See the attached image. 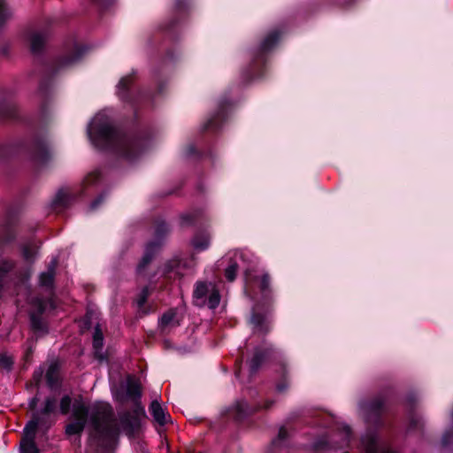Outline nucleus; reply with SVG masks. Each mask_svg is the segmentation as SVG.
<instances>
[{
	"label": "nucleus",
	"instance_id": "f257e3e1",
	"mask_svg": "<svg viewBox=\"0 0 453 453\" xmlns=\"http://www.w3.org/2000/svg\"><path fill=\"white\" fill-rule=\"evenodd\" d=\"M88 136L92 144L102 150H110L128 161L137 158L144 150L143 141L129 137L117 130L105 111L98 112L89 122Z\"/></svg>",
	"mask_w": 453,
	"mask_h": 453
},
{
	"label": "nucleus",
	"instance_id": "f03ea898",
	"mask_svg": "<svg viewBox=\"0 0 453 453\" xmlns=\"http://www.w3.org/2000/svg\"><path fill=\"white\" fill-rule=\"evenodd\" d=\"M73 415L76 420L83 422L87 421L89 415V422L102 446L111 449L117 443L119 428L109 403H96L88 411L81 401H75L73 405Z\"/></svg>",
	"mask_w": 453,
	"mask_h": 453
},
{
	"label": "nucleus",
	"instance_id": "7ed1b4c3",
	"mask_svg": "<svg viewBox=\"0 0 453 453\" xmlns=\"http://www.w3.org/2000/svg\"><path fill=\"white\" fill-rule=\"evenodd\" d=\"M39 246L35 242L21 245L22 261L4 257L0 259V292L11 284H18L28 279Z\"/></svg>",
	"mask_w": 453,
	"mask_h": 453
},
{
	"label": "nucleus",
	"instance_id": "20e7f679",
	"mask_svg": "<svg viewBox=\"0 0 453 453\" xmlns=\"http://www.w3.org/2000/svg\"><path fill=\"white\" fill-rule=\"evenodd\" d=\"M168 226L165 222H159L156 226L155 235L157 240L155 242H150L147 244L145 248L144 255L137 265V274L139 276L144 275V270L146 266L150 263L154 254L157 251L161 245V240L165 236L166 233H168Z\"/></svg>",
	"mask_w": 453,
	"mask_h": 453
},
{
	"label": "nucleus",
	"instance_id": "39448f33",
	"mask_svg": "<svg viewBox=\"0 0 453 453\" xmlns=\"http://www.w3.org/2000/svg\"><path fill=\"white\" fill-rule=\"evenodd\" d=\"M41 423L39 414L34 415L33 418L26 425L23 436L19 444V453H40L35 444V434L38 426Z\"/></svg>",
	"mask_w": 453,
	"mask_h": 453
},
{
	"label": "nucleus",
	"instance_id": "423d86ee",
	"mask_svg": "<svg viewBox=\"0 0 453 453\" xmlns=\"http://www.w3.org/2000/svg\"><path fill=\"white\" fill-rule=\"evenodd\" d=\"M228 265L225 270V276L228 281H234L236 278L237 271L248 261V253L243 250H232L226 256Z\"/></svg>",
	"mask_w": 453,
	"mask_h": 453
},
{
	"label": "nucleus",
	"instance_id": "0eeeda50",
	"mask_svg": "<svg viewBox=\"0 0 453 453\" xmlns=\"http://www.w3.org/2000/svg\"><path fill=\"white\" fill-rule=\"evenodd\" d=\"M362 447L365 453H396L391 450L388 444L381 441L375 432H366L361 439Z\"/></svg>",
	"mask_w": 453,
	"mask_h": 453
},
{
	"label": "nucleus",
	"instance_id": "6e6552de",
	"mask_svg": "<svg viewBox=\"0 0 453 453\" xmlns=\"http://www.w3.org/2000/svg\"><path fill=\"white\" fill-rule=\"evenodd\" d=\"M48 303V300L41 297H35L31 301L35 311L30 313V322L32 328L35 332H46V326L41 318V315L44 312Z\"/></svg>",
	"mask_w": 453,
	"mask_h": 453
},
{
	"label": "nucleus",
	"instance_id": "1a4fd4ad",
	"mask_svg": "<svg viewBox=\"0 0 453 453\" xmlns=\"http://www.w3.org/2000/svg\"><path fill=\"white\" fill-rule=\"evenodd\" d=\"M214 285L211 283H206L203 281L196 282L193 292L194 303L196 306L202 307L206 304L207 296L211 291V288Z\"/></svg>",
	"mask_w": 453,
	"mask_h": 453
},
{
	"label": "nucleus",
	"instance_id": "9d476101",
	"mask_svg": "<svg viewBox=\"0 0 453 453\" xmlns=\"http://www.w3.org/2000/svg\"><path fill=\"white\" fill-rule=\"evenodd\" d=\"M49 33L46 30L34 31L30 35V50L33 54H39L48 39Z\"/></svg>",
	"mask_w": 453,
	"mask_h": 453
},
{
	"label": "nucleus",
	"instance_id": "9b49d317",
	"mask_svg": "<svg viewBox=\"0 0 453 453\" xmlns=\"http://www.w3.org/2000/svg\"><path fill=\"white\" fill-rule=\"evenodd\" d=\"M58 265V258L53 257L48 265L47 271L42 272L39 277V282L42 287L51 288L54 283L56 269Z\"/></svg>",
	"mask_w": 453,
	"mask_h": 453
},
{
	"label": "nucleus",
	"instance_id": "f8f14e48",
	"mask_svg": "<svg viewBox=\"0 0 453 453\" xmlns=\"http://www.w3.org/2000/svg\"><path fill=\"white\" fill-rule=\"evenodd\" d=\"M74 200V194L67 188H60L54 199L52 200V207L54 209L66 208Z\"/></svg>",
	"mask_w": 453,
	"mask_h": 453
},
{
	"label": "nucleus",
	"instance_id": "ddd939ff",
	"mask_svg": "<svg viewBox=\"0 0 453 453\" xmlns=\"http://www.w3.org/2000/svg\"><path fill=\"white\" fill-rule=\"evenodd\" d=\"M384 402L381 399H376L371 403L362 404V410L368 421H372L373 418H377L382 412Z\"/></svg>",
	"mask_w": 453,
	"mask_h": 453
},
{
	"label": "nucleus",
	"instance_id": "4468645a",
	"mask_svg": "<svg viewBox=\"0 0 453 453\" xmlns=\"http://www.w3.org/2000/svg\"><path fill=\"white\" fill-rule=\"evenodd\" d=\"M119 422H120L122 430L128 436L133 435L134 430L139 426V420H138L137 417L132 415L128 411H126L119 416Z\"/></svg>",
	"mask_w": 453,
	"mask_h": 453
},
{
	"label": "nucleus",
	"instance_id": "2eb2a0df",
	"mask_svg": "<svg viewBox=\"0 0 453 453\" xmlns=\"http://www.w3.org/2000/svg\"><path fill=\"white\" fill-rule=\"evenodd\" d=\"M85 50L84 48L75 46L69 56L64 57L58 60L57 68H64L78 62L83 56Z\"/></svg>",
	"mask_w": 453,
	"mask_h": 453
},
{
	"label": "nucleus",
	"instance_id": "dca6fc26",
	"mask_svg": "<svg viewBox=\"0 0 453 453\" xmlns=\"http://www.w3.org/2000/svg\"><path fill=\"white\" fill-rule=\"evenodd\" d=\"M32 157L39 163L46 162L50 157V151L44 142H36L33 148Z\"/></svg>",
	"mask_w": 453,
	"mask_h": 453
},
{
	"label": "nucleus",
	"instance_id": "f3484780",
	"mask_svg": "<svg viewBox=\"0 0 453 453\" xmlns=\"http://www.w3.org/2000/svg\"><path fill=\"white\" fill-rule=\"evenodd\" d=\"M273 352L272 348H268L265 349L264 351H261L259 349H257L252 359L250 362V371L251 373L257 372V371L259 369L261 365L263 364L264 360L266 357L271 355Z\"/></svg>",
	"mask_w": 453,
	"mask_h": 453
},
{
	"label": "nucleus",
	"instance_id": "a211bd4d",
	"mask_svg": "<svg viewBox=\"0 0 453 453\" xmlns=\"http://www.w3.org/2000/svg\"><path fill=\"white\" fill-rule=\"evenodd\" d=\"M150 412L151 413L154 420L160 426H164L167 422V417L165 410L158 401L154 400L150 405Z\"/></svg>",
	"mask_w": 453,
	"mask_h": 453
},
{
	"label": "nucleus",
	"instance_id": "6ab92c4d",
	"mask_svg": "<svg viewBox=\"0 0 453 453\" xmlns=\"http://www.w3.org/2000/svg\"><path fill=\"white\" fill-rule=\"evenodd\" d=\"M259 408H251L244 400L238 401L233 408L234 417L237 419L243 418L246 415L257 411Z\"/></svg>",
	"mask_w": 453,
	"mask_h": 453
},
{
	"label": "nucleus",
	"instance_id": "aec40b11",
	"mask_svg": "<svg viewBox=\"0 0 453 453\" xmlns=\"http://www.w3.org/2000/svg\"><path fill=\"white\" fill-rule=\"evenodd\" d=\"M141 395L139 383L132 378H128L127 382V396L136 403L141 398Z\"/></svg>",
	"mask_w": 453,
	"mask_h": 453
},
{
	"label": "nucleus",
	"instance_id": "412c9836",
	"mask_svg": "<svg viewBox=\"0 0 453 453\" xmlns=\"http://www.w3.org/2000/svg\"><path fill=\"white\" fill-rule=\"evenodd\" d=\"M104 346V336L103 333L99 327V326H96L94 331L93 335V348L95 349V355L99 359H103V355L101 354L102 349Z\"/></svg>",
	"mask_w": 453,
	"mask_h": 453
},
{
	"label": "nucleus",
	"instance_id": "4be33fe9",
	"mask_svg": "<svg viewBox=\"0 0 453 453\" xmlns=\"http://www.w3.org/2000/svg\"><path fill=\"white\" fill-rule=\"evenodd\" d=\"M132 81V76L127 75L123 77L117 85V94L123 101H127L128 99L127 91Z\"/></svg>",
	"mask_w": 453,
	"mask_h": 453
},
{
	"label": "nucleus",
	"instance_id": "5701e85b",
	"mask_svg": "<svg viewBox=\"0 0 453 453\" xmlns=\"http://www.w3.org/2000/svg\"><path fill=\"white\" fill-rule=\"evenodd\" d=\"M280 33L278 31H273L270 33L262 42L260 45V50L262 52H266L272 50L280 40Z\"/></svg>",
	"mask_w": 453,
	"mask_h": 453
},
{
	"label": "nucleus",
	"instance_id": "b1692460",
	"mask_svg": "<svg viewBox=\"0 0 453 453\" xmlns=\"http://www.w3.org/2000/svg\"><path fill=\"white\" fill-rule=\"evenodd\" d=\"M101 179V173L96 170L88 173L82 181V193L88 192L90 188L96 186Z\"/></svg>",
	"mask_w": 453,
	"mask_h": 453
},
{
	"label": "nucleus",
	"instance_id": "393cba45",
	"mask_svg": "<svg viewBox=\"0 0 453 453\" xmlns=\"http://www.w3.org/2000/svg\"><path fill=\"white\" fill-rule=\"evenodd\" d=\"M58 405V398L54 395L47 396L44 400L43 406L40 413L42 415H50L56 412Z\"/></svg>",
	"mask_w": 453,
	"mask_h": 453
},
{
	"label": "nucleus",
	"instance_id": "a878e982",
	"mask_svg": "<svg viewBox=\"0 0 453 453\" xmlns=\"http://www.w3.org/2000/svg\"><path fill=\"white\" fill-rule=\"evenodd\" d=\"M251 323L253 324L256 331L263 333L268 331V326L266 325V319L264 315L253 313L251 317Z\"/></svg>",
	"mask_w": 453,
	"mask_h": 453
},
{
	"label": "nucleus",
	"instance_id": "bb28decb",
	"mask_svg": "<svg viewBox=\"0 0 453 453\" xmlns=\"http://www.w3.org/2000/svg\"><path fill=\"white\" fill-rule=\"evenodd\" d=\"M220 302V295L215 286L211 288V291L206 298V304L210 309H215Z\"/></svg>",
	"mask_w": 453,
	"mask_h": 453
},
{
	"label": "nucleus",
	"instance_id": "cd10ccee",
	"mask_svg": "<svg viewBox=\"0 0 453 453\" xmlns=\"http://www.w3.org/2000/svg\"><path fill=\"white\" fill-rule=\"evenodd\" d=\"M86 422L75 419L65 426V433L68 435L80 434L83 431Z\"/></svg>",
	"mask_w": 453,
	"mask_h": 453
},
{
	"label": "nucleus",
	"instance_id": "c85d7f7f",
	"mask_svg": "<svg viewBox=\"0 0 453 453\" xmlns=\"http://www.w3.org/2000/svg\"><path fill=\"white\" fill-rule=\"evenodd\" d=\"M175 313L173 311L165 312L159 320V325L161 328L164 330L168 326H175L178 324L174 323Z\"/></svg>",
	"mask_w": 453,
	"mask_h": 453
},
{
	"label": "nucleus",
	"instance_id": "c756f323",
	"mask_svg": "<svg viewBox=\"0 0 453 453\" xmlns=\"http://www.w3.org/2000/svg\"><path fill=\"white\" fill-rule=\"evenodd\" d=\"M47 384L50 388H54L58 380V369L55 365H50L46 372Z\"/></svg>",
	"mask_w": 453,
	"mask_h": 453
},
{
	"label": "nucleus",
	"instance_id": "7c9ffc66",
	"mask_svg": "<svg viewBox=\"0 0 453 453\" xmlns=\"http://www.w3.org/2000/svg\"><path fill=\"white\" fill-rule=\"evenodd\" d=\"M15 115V107L11 104H3L0 105V116L2 118H12Z\"/></svg>",
	"mask_w": 453,
	"mask_h": 453
},
{
	"label": "nucleus",
	"instance_id": "2f4dec72",
	"mask_svg": "<svg viewBox=\"0 0 453 453\" xmlns=\"http://www.w3.org/2000/svg\"><path fill=\"white\" fill-rule=\"evenodd\" d=\"M341 434L342 436V441L340 448H343L345 446L349 445V442L350 441L351 437V429L349 426H342L341 427Z\"/></svg>",
	"mask_w": 453,
	"mask_h": 453
},
{
	"label": "nucleus",
	"instance_id": "473e14b6",
	"mask_svg": "<svg viewBox=\"0 0 453 453\" xmlns=\"http://www.w3.org/2000/svg\"><path fill=\"white\" fill-rule=\"evenodd\" d=\"M210 241L208 237H196L193 240V246L196 250H204L209 247Z\"/></svg>",
	"mask_w": 453,
	"mask_h": 453
},
{
	"label": "nucleus",
	"instance_id": "72a5a7b5",
	"mask_svg": "<svg viewBox=\"0 0 453 453\" xmlns=\"http://www.w3.org/2000/svg\"><path fill=\"white\" fill-rule=\"evenodd\" d=\"M11 15L12 12L6 6L4 0H0V27L11 17Z\"/></svg>",
	"mask_w": 453,
	"mask_h": 453
},
{
	"label": "nucleus",
	"instance_id": "f704fd0d",
	"mask_svg": "<svg viewBox=\"0 0 453 453\" xmlns=\"http://www.w3.org/2000/svg\"><path fill=\"white\" fill-rule=\"evenodd\" d=\"M71 403L72 399L69 395L63 396L59 403L60 412L66 415L70 411Z\"/></svg>",
	"mask_w": 453,
	"mask_h": 453
},
{
	"label": "nucleus",
	"instance_id": "c9c22d12",
	"mask_svg": "<svg viewBox=\"0 0 453 453\" xmlns=\"http://www.w3.org/2000/svg\"><path fill=\"white\" fill-rule=\"evenodd\" d=\"M13 365L12 358L6 354H0V366L4 369L10 371Z\"/></svg>",
	"mask_w": 453,
	"mask_h": 453
},
{
	"label": "nucleus",
	"instance_id": "e433bc0d",
	"mask_svg": "<svg viewBox=\"0 0 453 453\" xmlns=\"http://www.w3.org/2000/svg\"><path fill=\"white\" fill-rule=\"evenodd\" d=\"M287 436H288L287 430L284 427H280L279 430L278 437L275 440H273V444L275 447H281V445H282L284 440L287 438Z\"/></svg>",
	"mask_w": 453,
	"mask_h": 453
},
{
	"label": "nucleus",
	"instance_id": "4c0bfd02",
	"mask_svg": "<svg viewBox=\"0 0 453 453\" xmlns=\"http://www.w3.org/2000/svg\"><path fill=\"white\" fill-rule=\"evenodd\" d=\"M149 295H150V291H149L148 287L143 288L137 298V301H136L138 307L141 308L145 304Z\"/></svg>",
	"mask_w": 453,
	"mask_h": 453
},
{
	"label": "nucleus",
	"instance_id": "58836bf2",
	"mask_svg": "<svg viewBox=\"0 0 453 453\" xmlns=\"http://www.w3.org/2000/svg\"><path fill=\"white\" fill-rule=\"evenodd\" d=\"M180 265V262L178 260H172L165 264L164 273H170L173 272Z\"/></svg>",
	"mask_w": 453,
	"mask_h": 453
},
{
	"label": "nucleus",
	"instance_id": "ea45409f",
	"mask_svg": "<svg viewBox=\"0 0 453 453\" xmlns=\"http://www.w3.org/2000/svg\"><path fill=\"white\" fill-rule=\"evenodd\" d=\"M15 239V234L11 232L10 230H7L5 236H0V243L7 244L12 242Z\"/></svg>",
	"mask_w": 453,
	"mask_h": 453
},
{
	"label": "nucleus",
	"instance_id": "a19ab883",
	"mask_svg": "<svg viewBox=\"0 0 453 453\" xmlns=\"http://www.w3.org/2000/svg\"><path fill=\"white\" fill-rule=\"evenodd\" d=\"M269 286H270V278H269V275L268 274H264L261 278V290L263 292H265L267 290H269Z\"/></svg>",
	"mask_w": 453,
	"mask_h": 453
},
{
	"label": "nucleus",
	"instance_id": "79ce46f5",
	"mask_svg": "<svg viewBox=\"0 0 453 453\" xmlns=\"http://www.w3.org/2000/svg\"><path fill=\"white\" fill-rule=\"evenodd\" d=\"M105 195L102 194L100 195L96 199H95L89 205V209L91 211L96 210L99 204H101L104 199Z\"/></svg>",
	"mask_w": 453,
	"mask_h": 453
},
{
	"label": "nucleus",
	"instance_id": "37998d69",
	"mask_svg": "<svg viewBox=\"0 0 453 453\" xmlns=\"http://www.w3.org/2000/svg\"><path fill=\"white\" fill-rule=\"evenodd\" d=\"M453 440V432L447 431L442 436L441 442L444 446L449 445Z\"/></svg>",
	"mask_w": 453,
	"mask_h": 453
},
{
	"label": "nucleus",
	"instance_id": "c03bdc74",
	"mask_svg": "<svg viewBox=\"0 0 453 453\" xmlns=\"http://www.w3.org/2000/svg\"><path fill=\"white\" fill-rule=\"evenodd\" d=\"M221 114V112H219L217 114V116L213 117L212 119H211L207 124H206V127L205 128H217L218 127V124H217V119L219 118V115Z\"/></svg>",
	"mask_w": 453,
	"mask_h": 453
},
{
	"label": "nucleus",
	"instance_id": "a18cd8bd",
	"mask_svg": "<svg viewBox=\"0 0 453 453\" xmlns=\"http://www.w3.org/2000/svg\"><path fill=\"white\" fill-rule=\"evenodd\" d=\"M181 220L183 224L191 223L193 221V218L191 214H184L181 216Z\"/></svg>",
	"mask_w": 453,
	"mask_h": 453
},
{
	"label": "nucleus",
	"instance_id": "49530a36",
	"mask_svg": "<svg viewBox=\"0 0 453 453\" xmlns=\"http://www.w3.org/2000/svg\"><path fill=\"white\" fill-rule=\"evenodd\" d=\"M37 402H38V398L37 397H33L30 402H29V406L31 409H34L35 408L36 404H37Z\"/></svg>",
	"mask_w": 453,
	"mask_h": 453
},
{
	"label": "nucleus",
	"instance_id": "de8ad7c7",
	"mask_svg": "<svg viewBox=\"0 0 453 453\" xmlns=\"http://www.w3.org/2000/svg\"><path fill=\"white\" fill-rule=\"evenodd\" d=\"M288 388V385L285 383H280L277 385V390L279 392H283Z\"/></svg>",
	"mask_w": 453,
	"mask_h": 453
},
{
	"label": "nucleus",
	"instance_id": "09e8293b",
	"mask_svg": "<svg viewBox=\"0 0 453 453\" xmlns=\"http://www.w3.org/2000/svg\"><path fill=\"white\" fill-rule=\"evenodd\" d=\"M182 6V0H178V2L176 3V7L178 9H180Z\"/></svg>",
	"mask_w": 453,
	"mask_h": 453
},
{
	"label": "nucleus",
	"instance_id": "8fccbe9b",
	"mask_svg": "<svg viewBox=\"0 0 453 453\" xmlns=\"http://www.w3.org/2000/svg\"><path fill=\"white\" fill-rule=\"evenodd\" d=\"M273 404V402H266L265 405L264 406L265 409H268Z\"/></svg>",
	"mask_w": 453,
	"mask_h": 453
},
{
	"label": "nucleus",
	"instance_id": "3c124183",
	"mask_svg": "<svg viewBox=\"0 0 453 453\" xmlns=\"http://www.w3.org/2000/svg\"><path fill=\"white\" fill-rule=\"evenodd\" d=\"M194 150H195L194 147H190L188 149V154H192L194 152Z\"/></svg>",
	"mask_w": 453,
	"mask_h": 453
},
{
	"label": "nucleus",
	"instance_id": "603ef678",
	"mask_svg": "<svg viewBox=\"0 0 453 453\" xmlns=\"http://www.w3.org/2000/svg\"><path fill=\"white\" fill-rule=\"evenodd\" d=\"M1 50L3 51V54H5L7 52L5 48H3Z\"/></svg>",
	"mask_w": 453,
	"mask_h": 453
},
{
	"label": "nucleus",
	"instance_id": "864d4df0",
	"mask_svg": "<svg viewBox=\"0 0 453 453\" xmlns=\"http://www.w3.org/2000/svg\"><path fill=\"white\" fill-rule=\"evenodd\" d=\"M222 105H219V111H222Z\"/></svg>",
	"mask_w": 453,
	"mask_h": 453
},
{
	"label": "nucleus",
	"instance_id": "5fc2aeb1",
	"mask_svg": "<svg viewBox=\"0 0 453 453\" xmlns=\"http://www.w3.org/2000/svg\"><path fill=\"white\" fill-rule=\"evenodd\" d=\"M222 105H219V111H222Z\"/></svg>",
	"mask_w": 453,
	"mask_h": 453
},
{
	"label": "nucleus",
	"instance_id": "6e6d98bb",
	"mask_svg": "<svg viewBox=\"0 0 453 453\" xmlns=\"http://www.w3.org/2000/svg\"><path fill=\"white\" fill-rule=\"evenodd\" d=\"M344 453H348V452H344Z\"/></svg>",
	"mask_w": 453,
	"mask_h": 453
}]
</instances>
